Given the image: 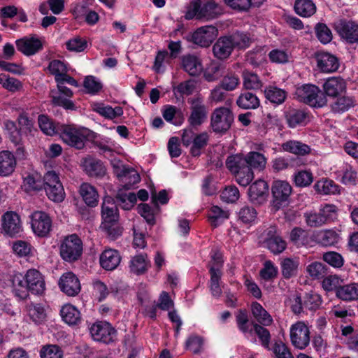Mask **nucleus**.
<instances>
[{"label": "nucleus", "mask_w": 358, "mask_h": 358, "mask_svg": "<svg viewBox=\"0 0 358 358\" xmlns=\"http://www.w3.org/2000/svg\"><path fill=\"white\" fill-rule=\"evenodd\" d=\"M226 166L235 175L236 182L241 186H248L254 178V173L248 166L243 155L229 156L226 160Z\"/></svg>", "instance_id": "nucleus-1"}, {"label": "nucleus", "mask_w": 358, "mask_h": 358, "mask_svg": "<svg viewBox=\"0 0 358 358\" xmlns=\"http://www.w3.org/2000/svg\"><path fill=\"white\" fill-rule=\"evenodd\" d=\"M295 94L299 101L313 108H322L327 104L325 94L315 85H303L296 89Z\"/></svg>", "instance_id": "nucleus-2"}, {"label": "nucleus", "mask_w": 358, "mask_h": 358, "mask_svg": "<svg viewBox=\"0 0 358 358\" xmlns=\"http://www.w3.org/2000/svg\"><path fill=\"white\" fill-rule=\"evenodd\" d=\"M59 133L64 143L76 149H82L90 130L84 127H78L74 124H62Z\"/></svg>", "instance_id": "nucleus-3"}, {"label": "nucleus", "mask_w": 358, "mask_h": 358, "mask_svg": "<svg viewBox=\"0 0 358 358\" xmlns=\"http://www.w3.org/2000/svg\"><path fill=\"white\" fill-rule=\"evenodd\" d=\"M222 13L220 6L213 1H209L201 6L200 3L195 1L192 3L185 13L187 20H192L194 17L199 20H213Z\"/></svg>", "instance_id": "nucleus-4"}, {"label": "nucleus", "mask_w": 358, "mask_h": 358, "mask_svg": "<svg viewBox=\"0 0 358 358\" xmlns=\"http://www.w3.org/2000/svg\"><path fill=\"white\" fill-rule=\"evenodd\" d=\"M337 208L332 204H326L318 212L310 211L304 213L306 224L310 227H320L336 219Z\"/></svg>", "instance_id": "nucleus-5"}, {"label": "nucleus", "mask_w": 358, "mask_h": 358, "mask_svg": "<svg viewBox=\"0 0 358 358\" xmlns=\"http://www.w3.org/2000/svg\"><path fill=\"white\" fill-rule=\"evenodd\" d=\"M234 120V114L229 108L219 107L211 114L210 127L215 133L224 134L231 128Z\"/></svg>", "instance_id": "nucleus-6"}, {"label": "nucleus", "mask_w": 358, "mask_h": 358, "mask_svg": "<svg viewBox=\"0 0 358 358\" xmlns=\"http://www.w3.org/2000/svg\"><path fill=\"white\" fill-rule=\"evenodd\" d=\"M83 252V242L76 234L66 236L60 245L61 257L66 262L77 260Z\"/></svg>", "instance_id": "nucleus-7"}, {"label": "nucleus", "mask_w": 358, "mask_h": 358, "mask_svg": "<svg viewBox=\"0 0 358 358\" xmlns=\"http://www.w3.org/2000/svg\"><path fill=\"white\" fill-rule=\"evenodd\" d=\"M188 103L190 104V115L187 121L192 127L196 128L207 120L208 109L201 97L189 99Z\"/></svg>", "instance_id": "nucleus-8"}, {"label": "nucleus", "mask_w": 358, "mask_h": 358, "mask_svg": "<svg viewBox=\"0 0 358 358\" xmlns=\"http://www.w3.org/2000/svg\"><path fill=\"white\" fill-rule=\"evenodd\" d=\"M333 27L341 38L348 43L358 42V23L346 19H339L333 24Z\"/></svg>", "instance_id": "nucleus-9"}, {"label": "nucleus", "mask_w": 358, "mask_h": 358, "mask_svg": "<svg viewBox=\"0 0 358 358\" xmlns=\"http://www.w3.org/2000/svg\"><path fill=\"white\" fill-rule=\"evenodd\" d=\"M90 333L94 341L103 343H110L116 338L117 331L107 322H96L90 328Z\"/></svg>", "instance_id": "nucleus-10"}, {"label": "nucleus", "mask_w": 358, "mask_h": 358, "mask_svg": "<svg viewBox=\"0 0 358 358\" xmlns=\"http://www.w3.org/2000/svg\"><path fill=\"white\" fill-rule=\"evenodd\" d=\"M292 188L286 181H274L271 187L272 205L277 210L282 206H285L292 193Z\"/></svg>", "instance_id": "nucleus-11"}, {"label": "nucleus", "mask_w": 358, "mask_h": 358, "mask_svg": "<svg viewBox=\"0 0 358 358\" xmlns=\"http://www.w3.org/2000/svg\"><path fill=\"white\" fill-rule=\"evenodd\" d=\"M292 344L299 350L305 349L310 343V330L303 322H297L290 328Z\"/></svg>", "instance_id": "nucleus-12"}, {"label": "nucleus", "mask_w": 358, "mask_h": 358, "mask_svg": "<svg viewBox=\"0 0 358 358\" xmlns=\"http://www.w3.org/2000/svg\"><path fill=\"white\" fill-rule=\"evenodd\" d=\"M265 235L264 243L272 253L278 255L286 249L287 243L281 237L276 227H269L265 231Z\"/></svg>", "instance_id": "nucleus-13"}, {"label": "nucleus", "mask_w": 358, "mask_h": 358, "mask_svg": "<svg viewBox=\"0 0 358 358\" xmlns=\"http://www.w3.org/2000/svg\"><path fill=\"white\" fill-rule=\"evenodd\" d=\"M268 196V185L263 180H256L248 189L249 200L254 205H263L266 203Z\"/></svg>", "instance_id": "nucleus-14"}, {"label": "nucleus", "mask_w": 358, "mask_h": 358, "mask_svg": "<svg viewBox=\"0 0 358 358\" xmlns=\"http://www.w3.org/2000/svg\"><path fill=\"white\" fill-rule=\"evenodd\" d=\"M52 221L49 215L42 211H36L31 215V228L38 236H46L51 230Z\"/></svg>", "instance_id": "nucleus-15"}, {"label": "nucleus", "mask_w": 358, "mask_h": 358, "mask_svg": "<svg viewBox=\"0 0 358 358\" xmlns=\"http://www.w3.org/2000/svg\"><path fill=\"white\" fill-rule=\"evenodd\" d=\"M18 51L26 56H31L43 49V42L35 35L24 36L15 41Z\"/></svg>", "instance_id": "nucleus-16"}, {"label": "nucleus", "mask_w": 358, "mask_h": 358, "mask_svg": "<svg viewBox=\"0 0 358 358\" xmlns=\"http://www.w3.org/2000/svg\"><path fill=\"white\" fill-rule=\"evenodd\" d=\"M217 29L214 26H204L196 29L192 35L194 43L201 47H208L215 38Z\"/></svg>", "instance_id": "nucleus-17"}, {"label": "nucleus", "mask_w": 358, "mask_h": 358, "mask_svg": "<svg viewBox=\"0 0 358 358\" xmlns=\"http://www.w3.org/2000/svg\"><path fill=\"white\" fill-rule=\"evenodd\" d=\"M26 282L28 290L33 294L41 295L45 289V283L42 274L36 269H29L26 273Z\"/></svg>", "instance_id": "nucleus-18"}, {"label": "nucleus", "mask_w": 358, "mask_h": 358, "mask_svg": "<svg viewBox=\"0 0 358 358\" xmlns=\"http://www.w3.org/2000/svg\"><path fill=\"white\" fill-rule=\"evenodd\" d=\"M3 231L9 236H15L22 230L20 217L13 212H7L2 216Z\"/></svg>", "instance_id": "nucleus-19"}, {"label": "nucleus", "mask_w": 358, "mask_h": 358, "mask_svg": "<svg viewBox=\"0 0 358 358\" xmlns=\"http://www.w3.org/2000/svg\"><path fill=\"white\" fill-rule=\"evenodd\" d=\"M59 285L63 292L68 296H76L80 291L78 278L71 272L66 273L60 278Z\"/></svg>", "instance_id": "nucleus-20"}, {"label": "nucleus", "mask_w": 358, "mask_h": 358, "mask_svg": "<svg viewBox=\"0 0 358 358\" xmlns=\"http://www.w3.org/2000/svg\"><path fill=\"white\" fill-rule=\"evenodd\" d=\"M234 49L229 36H225L217 40L213 46V52L216 58L224 60L231 55Z\"/></svg>", "instance_id": "nucleus-21"}, {"label": "nucleus", "mask_w": 358, "mask_h": 358, "mask_svg": "<svg viewBox=\"0 0 358 358\" xmlns=\"http://www.w3.org/2000/svg\"><path fill=\"white\" fill-rule=\"evenodd\" d=\"M121 256L119 252L113 249H106L100 255L99 262L101 267L107 271L115 269L120 264Z\"/></svg>", "instance_id": "nucleus-22"}, {"label": "nucleus", "mask_w": 358, "mask_h": 358, "mask_svg": "<svg viewBox=\"0 0 358 358\" xmlns=\"http://www.w3.org/2000/svg\"><path fill=\"white\" fill-rule=\"evenodd\" d=\"M324 94L325 96L336 97L346 90L345 80L338 77H332L327 79L324 85Z\"/></svg>", "instance_id": "nucleus-23"}, {"label": "nucleus", "mask_w": 358, "mask_h": 358, "mask_svg": "<svg viewBox=\"0 0 358 358\" xmlns=\"http://www.w3.org/2000/svg\"><path fill=\"white\" fill-rule=\"evenodd\" d=\"M317 66L324 72H334L339 67L336 57L328 52H319L316 55Z\"/></svg>", "instance_id": "nucleus-24"}, {"label": "nucleus", "mask_w": 358, "mask_h": 358, "mask_svg": "<svg viewBox=\"0 0 358 358\" xmlns=\"http://www.w3.org/2000/svg\"><path fill=\"white\" fill-rule=\"evenodd\" d=\"M114 168L117 176L125 182L128 188L138 183L141 180L139 174L132 168L124 165L115 166Z\"/></svg>", "instance_id": "nucleus-25"}, {"label": "nucleus", "mask_w": 358, "mask_h": 358, "mask_svg": "<svg viewBox=\"0 0 358 358\" xmlns=\"http://www.w3.org/2000/svg\"><path fill=\"white\" fill-rule=\"evenodd\" d=\"M335 98L330 103L331 110L334 113H343L356 105V99L352 96L343 95Z\"/></svg>", "instance_id": "nucleus-26"}, {"label": "nucleus", "mask_w": 358, "mask_h": 358, "mask_svg": "<svg viewBox=\"0 0 358 358\" xmlns=\"http://www.w3.org/2000/svg\"><path fill=\"white\" fill-rule=\"evenodd\" d=\"M16 166L14 155L8 150L0 152V176H8L13 173Z\"/></svg>", "instance_id": "nucleus-27"}, {"label": "nucleus", "mask_w": 358, "mask_h": 358, "mask_svg": "<svg viewBox=\"0 0 358 358\" xmlns=\"http://www.w3.org/2000/svg\"><path fill=\"white\" fill-rule=\"evenodd\" d=\"M182 67L191 76H199L202 71L200 59L194 55H186L182 57Z\"/></svg>", "instance_id": "nucleus-28"}, {"label": "nucleus", "mask_w": 358, "mask_h": 358, "mask_svg": "<svg viewBox=\"0 0 358 358\" xmlns=\"http://www.w3.org/2000/svg\"><path fill=\"white\" fill-rule=\"evenodd\" d=\"M150 267V262L145 254H140L131 257L129 264V271L138 275L144 274Z\"/></svg>", "instance_id": "nucleus-29"}, {"label": "nucleus", "mask_w": 358, "mask_h": 358, "mask_svg": "<svg viewBox=\"0 0 358 358\" xmlns=\"http://www.w3.org/2000/svg\"><path fill=\"white\" fill-rule=\"evenodd\" d=\"M101 216L103 221H118L117 203L112 197H104L101 205Z\"/></svg>", "instance_id": "nucleus-30"}, {"label": "nucleus", "mask_w": 358, "mask_h": 358, "mask_svg": "<svg viewBox=\"0 0 358 358\" xmlns=\"http://www.w3.org/2000/svg\"><path fill=\"white\" fill-rule=\"evenodd\" d=\"M83 166L85 171L93 177H102L106 173V168L101 161L88 157L83 162Z\"/></svg>", "instance_id": "nucleus-31"}, {"label": "nucleus", "mask_w": 358, "mask_h": 358, "mask_svg": "<svg viewBox=\"0 0 358 358\" xmlns=\"http://www.w3.org/2000/svg\"><path fill=\"white\" fill-rule=\"evenodd\" d=\"M264 96L270 103L280 105L285 102L287 92L275 85L266 86L264 90Z\"/></svg>", "instance_id": "nucleus-32"}, {"label": "nucleus", "mask_w": 358, "mask_h": 358, "mask_svg": "<svg viewBox=\"0 0 358 358\" xmlns=\"http://www.w3.org/2000/svg\"><path fill=\"white\" fill-rule=\"evenodd\" d=\"M12 287L15 294L20 299H24L28 296V287L26 282V274L15 273L12 276Z\"/></svg>", "instance_id": "nucleus-33"}, {"label": "nucleus", "mask_w": 358, "mask_h": 358, "mask_svg": "<svg viewBox=\"0 0 358 358\" xmlns=\"http://www.w3.org/2000/svg\"><path fill=\"white\" fill-rule=\"evenodd\" d=\"M60 315L63 321L69 325H77L81 322L80 311L71 304H66L62 308Z\"/></svg>", "instance_id": "nucleus-34"}, {"label": "nucleus", "mask_w": 358, "mask_h": 358, "mask_svg": "<svg viewBox=\"0 0 358 358\" xmlns=\"http://www.w3.org/2000/svg\"><path fill=\"white\" fill-rule=\"evenodd\" d=\"M308 113L299 109H290L285 113V118L288 126L295 128L306 124Z\"/></svg>", "instance_id": "nucleus-35"}, {"label": "nucleus", "mask_w": 358, "mask_h": 358, "mask_svg": "<svg viewBox=\"0 0 358 358\" xmlns=\"http://www.w3.org/2000/svg\"><path fill=\"white\" fill-rule=\"evenodd\" d=\"M315 241L323 246H331L338 242L339 236L333 229H326L317 231L314 235Z\"/></svg>", "instance_id": "nucleus-36"}, {"label": "nucleus", "mask_w": 358, "mask_h": 358, "mask_svg": "<svg viewBox=\"0 0 358 358\" xmlns=\"http://www.w3.org/2000/svg\"><path fill=\"white\" fill-rule=\"evenodd\" d=\"M336 296L343 301L358 300V283L341 285L337 289Z\"/></svg>", "instance_id": "nucleus-37"}, {"label": "nucleus", "mask_w": 358, "mask_h": 358, "mask_svg": "<svg viewBox=\"0 0 358 358\" xmlns=\"http://www.w3.org/2000/svg\"><path fill=\"white\" fill-rule=\"evenodd\" d=\"M315 190L323 195L339 193V186L334 181L328 178H322L314 185Z\"/></svg>", "instance_id": "nucleus-38"}, {"label": "nucleus", "mask_w": 358, "mask_h": 358, "mask_svg": "<svg viewBox=\"0 0 358 358\" xmlns=\"http://www.w3.org/2000/svg\"><path fill=\"white\" fill-rule=\"evenodd\" d=\"M38 123L41 130L46 135L54 136L59 133L62 124H56L51 118L45 115H40Z\"/></svg>", "instance_id": "nucleus-39"}, {"label": "nucleus", "mask_w": 358, "mask_h": 358, "mask_svg": "<svg viewBox=\"0 0 358 358\" xmlns=\"http://www.w3.org/2000/svg\"><path fill=\"white\" fill-rule=\"evenodd\" d=\"M236 104L243 109H256L259 106L260 101L255 94L245 92L240 94L236 100Z\"/></svg>", "instance_id": "nucleus-40"}, {"label": "nucleus", "mask_w": 358, "mask_h": 358, "mask_svg": "<svg viewBox=\"0 0 358 358\" xmlns=\"http://www.w3.org/2000/svg\"><path fill=\"white\" fill-rule=\"evenodd\" d=\"M281 147L284 151L302 156L309 154L311 150L308 145L294 140L286 141Z\"/></svg>", "instance_id": "nucleus-41"}, {"label": "nucleus", "mask_w": 358, "mask_h": 358, "mask_svg": "<svg viewBox=\"0 0 358 358\" xmlns=\"http://www.w3.org/2000/svg\"><path fill=\"white\" fill-rule=\"evenodd\" d=\"M252 315L260 325L268 326L273 322V319L268 313L258 302H253L251 305Z\"/></svg>", "instance_id": "nucleus-42"}, {"label": "nucleus", "mask_w": 358, "mask_h": 358, "mask_svg": "<svg viewBox=\"0 0 358 358\" xmlns=\"http://www.w3.org/2000/svg\"><path fill=\"white\" fill-rule=\"evenodd\" d=\"M299 265L298 259L285 258L280 263L281 272L283 278L289 279L297 275Z\"/></svg>", "instance_id": "nucleus-43"}, {"label": "nucleus", "mask_w": 358, "mask_h": 358, "mask_svg": "<svg viewBox=\"0 0 358 358\" xmlns=\"http://www.w3.org/2000/svg\"><path fill=\"white\" fill-rule=\"evenodd\" d=\"M225 69L224 64L213 62L206 68L203 74L204 78L208 82L216 80L224 76Z\"/></svg>", "instance_id": "nucleus-44"}, {"label": "nucleus", "mask_w": 358, "mask_h": 358, "mask_svg": "<svg viewBox=\"0 0 358 358\" xmlns=\"http://www.w3.org/2000/svg\"><path fill=\"white\" fill-rule=\"evenodd\" d=\"M50 97L51 101L55 106H61L66 110H75L76 108L73 102L69 99L71 96H65L61 90H52Z\"/></svg>", "instance_id": "nucleus-45"}, {"label": "nucleus", "mask_w": 358, "mask_h": 358, "mask_svg": "<svg viewBox=\"0 0 358 358\" xmlns=\"http://www.w3.org/2000/svg\"><path fill=\"white\" fill-rule=\"evenodd\" d=\"M94 110L106 118L113 120L120 117L123 114V109L120 106L112 108L110 106H105L103 103H96L94 105Z\"/></svg>", "instance_id": "nucleus-46"}, {"label": "nucleus", "mask_w": 358, "mask_h": 358, "mask_svg": "<svg viewBox=\"0 0 358 358\" xmlns=\"http://www.w3.org/2000/svg\"><path fill=\"white\" fill-rule=\"evenodd\" d=\"M80 193L85 203L94 206L98 203V194L96 189L88 183H83L80 188Z\"/></svg>", "instance_id": "nucleus-47"}, {"label": "nucleus", "mask_w": 358, "mask_h": 358, "mask_svg": "<svg viewBox=\"0 0 358 358\" xmlns=\"http://www.w3.org/2000/svg\"><path fill=\"white\" fill-rule=\"evenodd\" d=\"M248 162V166L252 170V169L262 171L265 169L266 164V158L262 153L258 152H250L246 156H244Z\"/></svg>", "instance_id": "nucleus-48"}, {"label": "nucleus", "mask_w": 358, "mask_h": 358, "mask_svg": "<svg viewBox=\"0 0 358 358\" xmlns=\"http://www.w3.org/2000/svg\"><path fill=\"white\" fill-rule=\"evenodd\" d=\"M294 10L300 16L307 17L313 15L316 11V6L311 0H296Z\"/></svg>", "instance_id": "nucleus-49"}, {"label": "nucleus", "mask_w": 358, "mask_h": 358, "mask_svg": "<svg viewBox=\"0 0 358 358\" xmlns=\"http://www.w3.org/2000/svg\"><path fill=\"white\" fill-rule=\"evenodd\" d=\"M208 141L209 136L206 132L196 134L191 144V155L194 157L199 156L201 153V150L207 145Z\"/></svg>", "instance_id": "nucleus-50"}, {"label": "nucleus", "mask_w": 358, "mask_h": 358, "mask_svg": "<svg viewBox=\"0 0 358 358\" xmlns=\"http://www.w3.org/2000/svg\"><path fill=\"white\" fill-rule=\"evenodd\" d=\"M229 213L217 206H213L208 214V219L211 224L216 227L221 224L225 220L228 219Z\"/></svg>", "instance_id": "nucleus-51"}, {"label": "nucleus", "mask_w": 358, "mask_h": 358, "mask_svg": "<svg viewBox=\"0 0 358 358\" xmlns=\"http://www.w3.org/2000/svg\"><path fill=\"white\" fill-rule=\"evenodd\" d=\"M210 274V280L209 281V289L211 294L215 297L219 298L221 296L222 291L220 285V280L222 276V272H218L217 270L211 268L209 271Z\"/></svg>", "instance_id": "nucleus-52"}, {"label": "nucleus", "mask_w": 358, "mask_h": 358, "mask_svg": "<svg viewBox=\"0 0 358 358\" xmlns=\"http://www.w3.org/2000/svg\"><path fill=\"white\" fill-rule=\"evenodd\" d=\"M234 48L245 49L250 46L252 38L250 35L243 32L237 31L229 36Z\"/></svg>", "instance_id": "nucleus-53"}, {"label": "nucleus", "mask_w": 358, "mask_h": 358, "mask_svg": "<svg viewBox=\"0 0 358 358\" xmlns=\"http://www.w3.org/2000/svg\"><path fill=\"white\" fill-rule=\"evenodd\" d=\"M328 267L324 264L314 262L308 265L306 271L314 279L324 278L328 274Z\"/></svg>", "instance_id": "nucleus-54"}, {"label": "nucleus", "mask_w": 358, "mask_h": 358, "mask_svg": "<svg viewBox=\"0 0 358 358\" xmlns=\"http://www.w3.org/2000/svg\"><path fill=\"white\" fill-rule=\"evenodd\" d=\"M137 201L136 195L134 193H117L115 203L117 206H120L122 209L130 210Z\"/></svg>", "instance_id": "nucleus-55"}, {"label": "nucleus", "mask_w": 358, "mask_h": 358, "mask_svg": "<svg viewBox=\"0 0 358 358\" xmlns=\"http://www.w3.org/2000/svg\"><path fill=\"white\" fill-rule=\"evenodd\" d=\"M29 316L35 323H41L46 317L43 306L40 303H31L27 306Z\"/></svg>", "instance_id": "nucleus-56"}, {"label": "nucleus", "mask_w": 358, "mask_h": 358, "mask_svg": "<svg viewBox=\"0 0 358 358\" xmlns=\"http://www.w3.org/2000/svg\"><path fill=\"white\" fill-rule=\"evenodd\" d=\"M101 227L112 240H115L122 235V228L118 221H103Z\"/></svg>", "instance_id": "nucleus-57"}, {"label": "nucleus", "mask_w": 358, "mask_h": 358, "mask_svg": "<svg viewBox=\"0 0 358 358\" xmlns=\"http://www.w3.org/2000/svg\"><path fill=\"white\" fill-rule=\"evenodd\" d=\"M257 212L256 209L250 206H244L238 213V219L245 224H251L256 220Z\"/></svg>", "instance_id": "nucleus-58"}, {"label": "nucleus", "mask_w": 358, "mask_h": 358, "mask_svg": "<svg viewBox=\"0 0 358 358\" xmlns=\"http://www.w3.org/2000/svg\"><path fill=\"white\" fill-rule=\"evenodd\" d=\"M294 179L297 187H306L313 182V175L310 171L301 170L294 173Z\"/></svg>", "instance_id": "nucleus-59"}, {"label": "nucleus", "mask_w": 358, "mask_h": 358, "mask_svg": "<svg viewBox=\"0 0 358 358\" xmlns=\"http://www.w3.org/2000/svg\"><path fill=\"white\" fill-rule=\"evenodd\" d=\"M243 76V85L245 89L258 90L262 87V83L257 74L249 71H244Z\"/></svg>", "instance_id": "nucleus-60"}, {"label": "nucleus", "mask_w": 358, "mask_h": 358, "mask_svg": "<svg viewBox=\"0 0 358 358\" xmlns=\"http://www.w3.org/2000/svg\"><path fill=\"white\" fill-rule=\"evenodd\" d=\"M315 31L318 40L323 44H327L332 40L331 29L324 23H317L315 27Z\"/></svg>", "instance_id": "nucleus-61"}, {"label": "nucleus", "mask_w": 358, "mask_h": 358, "mask_svg": "<svg viewBox=\"0 0 358 358\" xmlns=\"http://www.w3.org/2000/svg\"><path fill=\"white\" fill-rule=\"evenodd\" d=\"M45 192L48 198L54 201L60 202L64 199V190L62 183L46 187Z\"/></svg>", "instance_id": "nucleus-62"}, {"label": "nucleus", "mask_w": 358, "mask_h": 358, "mask_svg": "<svg viewBox=\"0 0 358 358\" xmlns=\"http://www.w3.org/2000/svg\"><path fill=\"white\" fill-rule=\"evenodd\" d=\"M41 358H62L63 350L57 345H47L40 351Z\"/></svg>", "instance_id": "nucleus-63"}, {"label": "nucleus", "mask_w": 358, "mask_h": 358, "mask_svg": "<svg viewBox=\"0 0 358 358\" xmlns=\"http://www.w3.org/2000/svg\"><path fill=\"white\" fill-rule=\"evenodd\" d=\"M0 84L10 92H16L22 87V83L19 80L9 77L5 73L0 74Z\"/></svg>", "instance_id": "nucleus-64"}]
</instances>
